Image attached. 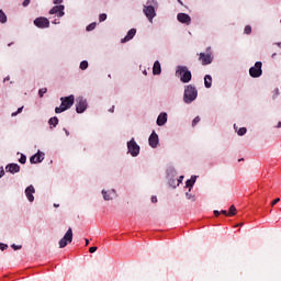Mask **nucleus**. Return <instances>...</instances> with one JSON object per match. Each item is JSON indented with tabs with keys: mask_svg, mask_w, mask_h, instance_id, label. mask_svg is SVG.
I'll use <instances>...</instances> for the list:
<instances>
[{
	"mask_svg": "<svg viewBox=\"0 0 281 281\" xmlns=\"http://www.w3.org/2000/svg\"><path fill=\"white\" fill-rule=\"evenodd\" d=\"M60 101L61 104L60 106L55 108V113H64V111L71 109V106H74V102H76V98L74 94H70L69 97H61Z\"/></svg>",
	"mask_w": 281,
	"mask_h": 281,
	"instance_id": "f257e3e1",
	"label": "nucleus"
},
{
	"mask_svg": "<svg viewBox=\"0 0 281 281\" xmlns=\"http://www.w3.org/2000/svg\"><path fill=\"white\" fill-rule=\"evenodd\" d=\"M199 95V91L194 86H187L184 89V95L183 100L186 104H191V102H194L195 98Z\"/></svg>",
	"mask_w": 281,
	"mask_h": 281,
	"instance_id": "f03ea898",
	"label": "nucleus"
},
{
	"mask_svg": "<svg viewBox=\"0 0 281 281\" xmlns=\"http://www.w3.org/2000/svg\"><path fill=\"white\" fill-rule=\"evenodd\" d=\"M176 74L180 76L181 82L188 83L192 80V72L186 66H178Z\"/></svg>",
	"mask_w": 281,
	"mask_h": 281,
	"instance_id": "7ed1b4c3",
	"label": "nucleus"
},
{
	"mask_svg": "<svg viewBox=\"0 0 281 281\" xmlns=\"http://www.w3.org/2000/svg\"><path fill=\"white\" fill-rule=\"evenodd\" d=\"M74 241V229L69 227L64 235V237L59 240V249H65L67 245Z\"/></svg>",
	"mask_w": 281,
	"mask_h": 281,
	"instance_id": "20e7f679",
	"label": "nucleus"
},
{
	"mask_svg": "<svg viewBox=\"0 0 281 281\" xmlns=\"http://www.w3.org/2000/svg\"><path fill=\"white\" fill-rule=\"evenodd\" d=\"M249 74L251 78H260L262 76V61H256L254 67H250Z\"/></svg>",
	"mask_w": 281,
	"mask_h": 281,
	"instance_id": "39448f33",
	"label": "nucleus"
},
{
	"mask_svg": "<svg viewBox=\"0 0 281 281\" xmlns=\"http://www.w3.org/2000/svg\"><path fill=\"white\" fill-rule=\"evenodd\" d=\"M127 150L132 155V157H137V155H139V145H137L135 138H132L127 143Z\"/></svg>",
	"mask_w": 281,
	"mask_h": 281,
	"instance_id": "423d86ee",
	"label": "nucleus"
},
{
	"mask_svg": "<svg viewBox=\"0 0 281 281\" xmlns=\"http://www.w3.org/2000/svg\"><path fill=\"white\" fill-rule=\"evenodd\" d=\"M76 111L77 113H85L87 111V99L82 97L77 98Z\"/></svg>",
	"mask_w": 281,
	"mask_h": 281,
	"instance_id": "0eeeda50",
	"label": "nucleus"
},
{
	"mask_svg": "<svg viewBox=\"0 0 281 281\" xmlns=\"http://www.w3.org/2000/svg\"><path fill=\"white\" fill-rule=\"evenodd\" d=\"M143 12L145 16H147L148 21L153 23V19L157 16V13L155 12V7H146L144 5Z\"/></svg>",
	"mask_w": 281,
	"mask_h": 281,
	"instance_id": "6e6552de",
	"label": "nucleus"
},
{
	"mask_svg": "<svg viewBox=\"0 0 281 281\" xmlns=\"http://www.w3.org/2000/svg\"><path fill=\"white\" fill-rule=\"evenodd\" d=\"M34 25L40 27L41 30H45V27H49V20L47 18H36L34 20Z\"/></svg>",
	"mask_w": 281,
	"mask_h": 281,
	"instance_id": "1a4fd4ad",
	"label": "nucleus"
},
{
	"mask_svg": "<svg viewBox=\"0 0 281 281\" xmlns=\"http://www.w3.org/2000/svg\"><path fill=\"white\" fill-rule=\"evenodd\" d=\"M48 14H56L59 18L65 16V5L59 4V5L53 7L49 10Z\"/></svg>",
	"mask_w": 281,
	"mask_h": 281,
	"instance_id": "9d476101",
	"label": "nucleus"
},
{
	"mask_svg": "<svg viewBox=\"0 0 281 281\" xmlns=\"http://www.w3.org/2000/svg\"><path fill=\"white\" fill-rule=\"evenodd\" d=\"M177 20L184 25H190V23H192V18H190L188 13H178Z\"/></svg>",
	"mask_w": 281,
	"mask_h": 281,
	"instance_id": "9b49d317",
	"label": "nucleus"
},
{
	"mask_svg": "<svg viewBox=\"0 0 281 281\" xmlns=\"http://www.w3.org/2000/svg\"><path fill=\"white\" fill-rule=\"evenodd\" d=\"M148 142L151 148H157V146H159V135L154 131L150 134Z\"/></svg>",
	"mask_w": 281,
	"mask_h": 281,
	"instance_id": "f8f14e48",
	"label": "nucleus"
},
{
	"mask_svg": "<svg viewBox=\"0 0 281 281\" xmlns=\"http://www.w3.org/2000/svg\"><path fill=\"white\" fill-rule=\"evenodd\" d=\"M34 192H36V189L32 184L25 189V195L30 203H34Z\"/></svg>",
	"mask_w": 281,
	"mask_h": 281,
	"instance_id": "ddd939ff",
	"label": "nucleus"
},
{
	"mask_svg": "<svg viewBox=\"0 0 281 281\" xmlns=\"http://www.w3.org/2000/svg\"><path fill=\"white\" fill-rule=\"evenodd\" d=\"M199 60L201 61L202 65H211L212 55L205 54V53H200Z\"/></svg>",
	"mask_w": 281,
	"mask_h": 281,
	"instance_id": "4468645a",
	"label": "nucleus"
},
{
	"mask_svg": "<svg viewBox=\"0 0 281 281\" xmlns=\"http://www.w3.org/2000/svg\"><path fill=\"white\" fill-rule=\"evenodd\" d=\"M137 34V30L135 29H131L126 36L124 38L121 40V43H128V41H133V38H135V35Z\"/></svg>",
	"mask_w": 281,
	"mask_h": 281,
	"instance_id": "2eb2a0df",
	"label": "nucleus"
},
{
	"mask_svg": "<svg viewBox=\"0 0 281 281\" xmlns=\"http://www.w3.org/2000/svg\"><path fill=\"white\" fill-rule=\"evenodd\" d=\"M5 170L8 172H11V175H16V172L21 171V166H19L18 164H9L7 165Z\"/></svg>",
	"mask_w": 281,
	"mask_h": 281,
	"instance_id": "dca6fc26",
	"label": "nucleus"
},
{
	"mask_svg": "<svg viewBox=\"0 0 281 281\" xmlns=\"http://www.w3.org/2000/svg\"><path fill=\"white\" fill-rule=\"evenodd\" d=\"M101 193L103 194L104 201H113V199H115L116 196L115 190H110V191L102 190Z\"/></svg>",
	"mask_w": 281,
	"mask_h": 281,
	"instance_id": "f3484780",
	"label": "nucleus"
},
{
	"mask_svg": "<svg viewBox=\"0 0 281 281\" xmlns=\"http://www.w3.org/2000/svg\"><path fill=\"white\" fill-rule=\"evenodd\" d=\"M45 159V154L37 153L30 158L31 164H41Z\"/></svg>",
	"mask_w": 281,
	"mask_h": 281,
	"instance_id": "a211bd4d",
	"label": "nucleus"
},
{
	"mask_svg": "<svg viewBox=\"0 0 281 281\" xmlns=\"http://www.w3.org/2000/svg\"><path fill=\"white\" fill-rule=\"evenodd\" d=\"M168 122V114L167 113H160L157 117V125L158 126H164Z\"/></svg>",
	"mask_w": 281,
	"mask_h": 281,
	"instance_id": "6ab92c4d",
	"label": "nucleus"
},
{
	"mask_svg": "<svg viewBox=\"0 0 281 281\" xmlns=\"http://www.w3.org/2000/svg\"><path fill=\"white\" fill-rule=\"evenodd\" d=\"M153 74L154 76H159V74H161V64L159 63V60H156L154 63Z\"/></svg>",
	"mask_w": 281,
	"mask_h": 281,
	"instance_id": "aec40b11",
	"label": "nucleus"
},
{
	"mask_svg": "<svg viewBox=\"0 0 281 281\" xmlns=\"http://www.w3.org/2000/svg\"><path fill=\"white\" fill-rule=\"evenodd\" d=\"M194 183H196V176H192L191 179L186 181V188H189V192L194 187Z\"/></svg>",
	"mask_w": 281,
	"mask_h": 281,
	"instance_id": "412c9836",
	"label": "nucleus"
},
{
	"mask_svg": "<svg viewBox=\"0 0 281 281\" xmlns=\"http://www.w3.org/2000/svg\"><path fill=\"white\" fill-rule=\"evenodd\" d=\"M204 87L206 89H211L212 88V76L205 75V77H204Z\"/></svg>",
	"mask_w": 281,
	"mask_h": 281,
	"instance_id": "4be33fe9",
	"label": "nucleus"
},
{
	"mask_svg": "<svg viewBox=\"0 0 281 281\" xmlns=\"http://www.w3.org/2000/svg\"><path fill=\"white\" fill-rule=\"evenodd\" d=\"M49 126H53V128H56L58 126V116H53L48 121Z\"/></svg>",
	"mask_w": 281,
	"mask_h": 281,
	"instance_id": "5701e85b",
	"label": "nucleus"
},
{
	"mask_svg": "<svg viewBox=\"0 0 281 281\" xmlns=\"http://www.w3.org/2000/svg\"><path fill=\"white\" fill-rule=\"evenodd\" d=\"M0 23H8V15L0 9Z\"/></svg>",
	"mask_w": 281,
	"mask_h": 281,
	"instance_id": "b1692460",
	"label": "nucleus"
},
{
	"mask_svg": "<svg viewBox=\"0 0 281 281\" xmlns=\"http://www.w3.org/2000/svg\"><path fill=\"white\" fill-rule=\"evenodd\" d=\"M145 7L157 8V0H147Z\"/></svg>",
	"mask_w": 281,
	"mask_h": 281,
	"instance_id": "393cba45",
	"label": "nucleus"
},
{
	"mask_svg": "<svg viewBox=\"0 0 281 281\" xmlns=\"http://www.w3.org/2000/svg\"><path fill=\"white\" fill-rule=\"evenodd\" d=\"M228 216H236V206L231 205Z\"/></svg>",
	"mask_w": 281,
	"mask_h": 281,
	"instance_id": "a878e982",
	"label": "nucleus"
},
{
	"mask_svg": "<svg viewBox=\"0 0 281 281\" xmlns=\"http://www.w3.org/2000/svg\"><path fill=\"white\" fill-rule=\"evenodd\" d=\"M79 67L82 71H85V69H87V67H89V61H87V60L81 61Z\"/></svg>",
	"mask_w": 281,
	"mask_h": 281,
	"instance_id": "bb28decb",
	"label": "nucleus"
},
{
	"mask_svg": "<svg viewBox=\"0 0 281 281\" xmlns=\"http://www.w3.org/2000/svg\"><path fill=\"white\" fill-rule=\"evenodd\" d=\"M247 133V127H240L237 132V134L243 137V135H245Z\"/></svg>",
	"mask_w": 281,
	"mask_h": 281,
	"instance_id": "cd10ccee",
	"label": "nucleus"
},
{
	"mask_svg": "<svg viewBox=\"0 0 281 281\" xmlns=\"http://www.w3.org/2000/svg\"><path fill=\"white\" fill-rule=\"evenodd\" d=\"M19 113H23V106L19 108L16 112H13L11 114V117H16L19 115Z\"/></svg>",
	"mask_w": 281,
	"mask_h": 281,
	"instance_id": "c85d7f7f",
	"label": "nucleus"
},
{
	"mask_svg": "<svg viewBox=\"0 0 281 281\" xmlns=\"http://www.w3.org/2000/svg\"><path fill=\"white\" fill-rule=\"evenodd\" d=\"M95 22H93V23H91V24H89L88 26H87V32H93V29L95 27Z\"/></svg>",
	"mask_w": 281,
	"mask_h": 281,
	"instance_id": "c756f323",
	"label": "nucleus"
},
{
	"mask_svg": "<svg viewBox=\"0 0 281 281\" xmlns=\"http://www.w3.org/2000/svg\"><path fill=\"white\" fill-rule=\"evenodd\" d=\"M45 93H47V88H42L38 90L40 98H43V95H45Z\"/></svg>",
	"mask_w": 281,
	"mask_h": 281,
	"instance_id": "7c9ffc66",
	"label": "nucleus"
},
{
	"mask_svg": "<svg viewBox=\"0 0 281 281\" xmlns=\"http://www.w3.org/2000/svg\"><path fill=\"white\" fill-rule=\"evenodd\" d=\"M244 34H251V26L250 25L245 26Z\"/></svg>",
	"mask_w": 281,
	"mask_h": 281,
	"instance_id": "2f4dec72",
	"label": "nucleus"
},
{
	"mask_svg": "<svg viewBox=\"0 0 281 281\" xmlns=\"http://www.w3.org/2000/svg\"><path fill=\"white\" fill-rule=\"evenodd\" d=\"M201 122V117H199V116H195L194 119H193V121H192V126H195L198 123H200Z\"/></svg>",
	"mask_w": 281,
	"mask_h": 281,
	"instance_id": "473e14b6",
	"label": "nucleus"
},
{
	"mask_svg": "<svg viewBox=\"0 0 281 281\" xmlns=\"http://www.w3.org/2000/svg\"><path fill=\"white\" fill-rule=\"evenodd\" d=\"M19 161L21 164H25V161H27V157L25 155L21 154V157H20Z\"/></svg>",
	"mask_w": 281,
	"mask_h": 281,
	"instance_id": "72a5a7b5",
	"label": "nucleus"
},
{
	"mask_svg": "<svg viewBox=\"0 0 281 281\" xmlns=\"http://www.w3.org/2000/svg\"><path fill=\"white\" fill-rule=\"evenodd\" d=\"M105 19H106V13H101V14L99 15V21H100V23L104 22Z\"/></svg>",
	"mask_w": 281,
	"mask_h": 281,
	"instance_id": "f704fd0d",
	"label": "nucleus"
},
{
	"mask_svg": "<svg viewBox=\"0 0 281 281\" xmlns=\"http://www.w3.org/2000/svg\"><path fill=\"white\" fill-rule=\"evenodd\" d=\"M278 203H280V198H277L271 202V207H273V205H278Z\"/></svg>",
	"mask_w": 281,
	"mask_h": 281,
	"instance_id": "c9c22d12",
	"label": "nucleus"
},
{
	"mask_svg": "<svg viewBox=\"0 0 281 281\" xmlns=\"http://www.w3.org/2000/svg\"><path fill=\"white\" fill-rule=\"evenodd\" d=\"M95 251H98V247L93 246L89 248L90 254H95Z\"/></svg>",
	"mask_w": 281,
	"mask_h": 281,
	"instance_id": "e433bc0d",
	"label": "nucleus"
},
{
	"mask_svg": "<svg viewBox=\"0 0 281 281\" xmlns=\"http://www.w3.org/2000/svg\"><path fill=\"white\" fill-rule=\"evenodd\" d=\"M0 249H1V251H5V249H8V245L0 244Z\"/></svg>",
	"mask_w": 281,
	"mask_h": 281,
	"instance_id": "4c0bfd02",
	"label": "nucleus"
},
{
	"mask_svg": "<svg viewBox=\"0 0 281 281\" xmlns=\"http://www.w3.org/2000/svg\"><path fill=\"white\" fill-rule=\"evenodd\" d=\"M30 1H31V0H24L23 3H22V5H23L24 8H27V5H30Z\"/></svg>",
	"mask_w": 281,
	"mask_h": 281,
	"instance_id": "58836bf2",
	"label": "nucleus"
},
{
	"mask_svg": "<svg viewBox=\"0 0 281 281\" xmlns=\"http://www.w3.org/2000/svg\"><path fill=\"white\" fill-rule=\"evenodd\" d=\"M11 247H12V249H14V251H16V250L22 248V246H16L15 244H13Z\"/></svg>",
	"mask_w": 281,
	"mask_h": 281,
	"instance_id": "ea45409f",
	"label": "nucleus"
},
{
	"mask_svg": "<svg viewBox=\"0 0 281 281\" xmlns=\"http://www.w3.org/2000/svg\"><path fill=\"white\" fill-rule=\"evenodd\" d=\"M53 3L55 5H60V3H63V0H53Z\"/></svg>",
	"mask_w": 281,
	"mask_h": 281,
	"instance_id": "a19ab883",
	"label": "nucleus"
},
{
	"mask_svg": "<svg viewBox=\"0 0 281 281\" xmlns=\"http://www.w3.org/2000/svg\"><path fill=\"white\" fill-rule=\"evenodd\" d=\"M186 196H187V199H189V200L192 199V201H194V196H193L192 194H190V193L187 192V193H186Z\"/></svg>",
	"mask_w": 281,
	"mask_h": 281,
	"instance_id": "79ce46f5",
	"label": "nucleus"
},
{
	"mask_svg": "<svg viewBox=\"0 0 281 281\" xmlns=\"http://www.w3.org/2000/svg\"><path fill=\"white\" fill-rule=\"evenodd\" d=\"M3 175H5V171L3 170V167L0 168V179L1 177H3Z\"/></svg>",
	"mask_w": 281,
	"mask_h": 281,
	"instance_id": "37998d69",
	"label": "nucleus"
},
{
	"mask_svg": "<svg viewBox=\"0 0 281 281\" xmlns=\"http://www.w3.org/2000/svg\"><path fill=\"white\" fill-rule=\"evenodd\" d=\"M220 214H224V216H228L229 213H227L225 210H222Z\"/></svg>",
	"mask_w": 281,
	"mask_h": 281,
	"instance_id": "c03bdc74",
	"label": "nucleus"
},
{
	"mask_svg": "<svg viewBox=\"0 0 281 281\" xmlns=\"http://www.w3.org/2000/svg\"><path fill=\"white\" fill-rule=\"evenodd\" d=\"M110 113H115V105H113L110 110H109Z\"/></svg>",
	"mask_w": 281,
	"mask_h": 281,
	"instance_id": "a18cd8bd",
	"label": "nucleus"
},
{
	"mask_svg": "<svg viewBox=\"0 0 281 281\" xmlns=\"http://www.w3.org/2000/svg\"><path fill=\"white\" fill-rule=\"evenodd\" d=\"M151 203H157V196H151Z\"/></svg>",
	"mask_w": 281,
	"mask_h": 281,
	"instance_id": "49530a36",
	"label": "nucleus"
},
{
	"mask_svg": "<svg viewBox=\"0 0 281 281\" xmlns=\"http://www.w3.org/2000/svg\"><path fill=\"white\" fill-rule=\"evenodd\" d=\"M214 215H215V216H221V212L214 211Z\"/></svg>",
	"mask_w": 281,
	"mask_h": 281,
	"instance_id": "de8ad7c7",
	"label": "nucleus"
},
{
	"mask_svg": "<svg viewBox=\"0 0 281 281\" xmlns=\"http://www.w3.org/2000/svg\"><path fill=\"white\" fill-rule=\"evenodd\" d=\"M53 23H54V25H58V23H60V22H57V20H54Z\"/></svg>",
	"mask_w": 281,
	"mask_h": 281,
	"instance_id": "09e8293b",
	"label": "nucleus"
},
{
	"mask_svg": "<svg viewBox=\"0 0 281 281\" xmlns=\"http://www.w3.org/2000/svg\"><path fill=\"white\" fill-rule=\"evenodd\" d=\"M277 128H281V121L278 123Z\"/></svg>",
	"mask_w": 281,
	"mask_h": 281,
	"instance_id": "8fccbe9b",
	"label": "nucleus"
},
{
	"mask_svg": "<svg viewBox=\"0 0 281 281\" xmlns=\"http://www.w3.org/2000/svg\"><path fill=\"white\" fill-rule=\"evenodd\" d=\"M182 179H183V176L180 177V179L178 180V183H181Z\"/></svg>",
	"mask_w": 281,
	"mask_h": 281,
	"instance_id": "3c124183",
	"label": "nucleus"
},
{
	"mask_svg": "<svg viewBox=\"0 0 281 281\" xmlns=\"http://www.w3.org/2000/svg\"><path fill=\"white\" fill-rule=\"evenodd\" d=\"M276 56H277V54H276V53H273V54H272V56H271V58H276Z\"/></svg>",
	"mask_w": 281,
	"mask_h": 281,
	"instance_id": "603ef678",
	"label": "nucleus"
},
{
	"mask_svg": "<svg viewBox=\"0 0 281 281\" xmlns=\"http://www.w3.org/2000/svg\"><path fill=\"white\" fill-rule=\"evenodd\" d=\"M86 246H89V239H86Z\"/></svg>",
	"mask_w": 281,
	"mask_h": 281,
	"instance_id": "864d4df0",
	"label": "nucleus"
},
{
	"mask_svg": "<svg viewBox=\"0 0 281 281\" xmlns=\"http://www.w3.org/2000/svg\"><path fill=\"white\" fill-rule=\"evenodd\" d=\"M276 93H277V95L280 93V90H278V89H276Z\"/></svg>",
	"mask_w": 281,
	"mask_h": 281,
	"instance_id": "5fc2aeb1",
	"label": "nucleus"
},
{
	"mask_svg": "<svg viewBox=\"0 0 281 281\" xmlns=\"http://www.w3.org/2000/svg\"><path fill=\"white\" fill-rule=\"evenodd\" d=\"M243 224H237V225H235V227H240Z\"/></svg>",
	"mask_w": 281,
	"mask_h": 281,
	"instance_id": "6e6d98bb",
	"label": "nucleus"
},
{
	"mask_svg": "<svg viewBox=\"0 0 281 281\" xmlns=\"http://www.w3.org/2000/svg\"><path fill=\"white\" fill-rule=\"evenodd\" d=\"M238 161H245V159H244V158H241V159H239Z\"/></svg>",
	"mask_w": 281,
	"mask_h": 281,
	"instance_id": "4d7b16f0",
	"label": "nucleus"
},
{
	"mask_svg": "<svg viewBox=\"0 0 281 281\" xmlns=\"http://www.w3.org/2000/svg\"><path fill=\"white\" fill-rule=\"evenodd\" d=\"M55 207H58V204H54Z\"/></svg>",
	"mask_w": 281,
	"mask_h": 281,
	"instance_id": "13d9d810",
	"label": "nucleus"
},
{
	"mask_svg": "<svg viewBox=\"0 0 281 281\" xmlns=\"http://www.w3.org/2000/svg\"><path fill=\"white\" fill-rule=\"evenodd\" d=\"M66 135H69V132L66 131Z\"/></svg>",
	"mask_w": 281,
	"mask_h": 281,
	"instance_id": "bf43d9fd",
	"label": "nucleus"
}]
</instances>
